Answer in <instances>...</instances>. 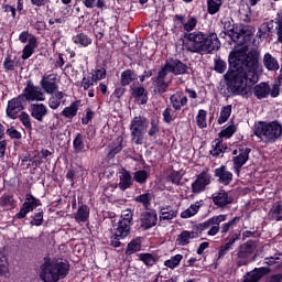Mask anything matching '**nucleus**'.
Listing matches in <instances>:
<instances>
[{"label": "nucleus", "mask_w": 282, "mask_h": 282, "mask_svg": "<svg viewBox=\"0 0 282 282\" xmlns=\"http://www.w3.org/2000/svg\"><path fill=\"white\" fill-rule=\"evenodd\" d=\"M259 54L257 52H235L229 57V70L225 75L234 96H248L253 85L259 83Z\"/></svg>", "instance_id": "nucleus-1"}, {"label": "nucleus", "mask_w": 282, "mask_h": 282, "mask_svg": "<svg viewBox=\"0 0 282 282\" xmlns=\"http://www.w3.org/2000/svg\"><path fill=\"white\" fill-rule=\"evenodd\" d=\"M184 37V47L192 54H210V52H215V50L221 47V43L216 33L206 35L204 32L196 31L193 33H185Z\"/></svg>", "instance_id": "nucleus-2"}, {"label": "nucleus", "mask_w": 282, "mask_h": 282, "mask_svg": "<svg viewBox=\"0 0 282 282\" xmlns=\"http://www.w3.org/2000/svg\"><path fill=\"white\" fill-rule=\"evenodd\" d=\"M226 219H228V215L220 214L218 216H214L207 219L204 223L198 224L196 226V229L192 231L183 230L176 239L177 246H188L192 239H197L198 237H202L204 230H208V237H215L219 235V226L224 224Z\"/></svg>", "instance_id": "nucleus-3"}, {"label": "nucleus", "mask_w": 282, "mask_h": 282, "mask_svg": "<svg viewBox=\"0 0 282 282\" xmlns=\"http://www.w3.org/2000/svg\"><path fill=\"white\" fill-rule=\"evenodd\" d=\"M69 274V263L61 259L44 257L40 264V279L43 282H59Z\"/></svg>", "instance_id": "nucleus-4"}, {"label": "nucleus", "mask_w": 282, "mask_h": 282, "mask_svg": "<svg viewBox=\"0 0 282 282\" xmlns=\"http://www.w3.org/2000/svg\"><path fill=\"white\" fill-rule=\"evenodd\" d=\"M254 135L262 142L274 143L282 135V124L279 121L263 122L260 121L254 126Z\"/></svg>", "instance_id": "nucleus-5"}, {"label": "nucleus", "mask_w": 282, "mask_h": 282, "mask_svg": "<svg viewBox=\"0 0 282 282\" xmlns=\"http://www.w3.org/2000/svg\"><path fill=\"white\" fill-rule=\"evenodd\" d=\"M147 129H149V120L145 117L138 116L131 120L130 130L132 142H134V144L144 143Z\"/></svg>", "instance_id": "nucleus-6"}, {"label": "nucleus", "mask_w": 282, "mask_h": 282, "mask_svg": "<svg viewBox=\"0 0 282 282\" xmlns=\"http://www.w3.org/2000/svg\"><path fill=\"white\" fill-rule=\"evenodd\" d=\"M253 94L258 100H263V98H279L281 94V85L279 83H274L272 86H269L268 83H260L254 86Z\"/></svg>", "instance_id": "nucleus-7"}, {"label": "nucleus", "mask_w": 282, "mask_h": 282, "mask_svg": "<svg viewBox=\"0 0 282 282\" xmlns=\"http://www.w3.org/2000/svg\"><path fill=\"white\" fill-rule=\"evenodd\" d=\"M25 102H43L45 100V93L39 86H35L32 80L26 82L23 94L20 95Z\"/></svg>", "instance_id": "nucleus-8"}, {"label": "nucleus", "mask_w": 282, "mask_h": 282, "mask_svg": "<svg viewBox=\"0 0 282 282\" xmlns=\"http://www.w3.org/2000/svg\"><path fill=\"white\" fill-rule=\"evenodd\" d=\"M166 74L171 72L174 76H182L188 74V66L177 58L166 59L164 66L162 67Z\"/></svg>", "instance_id": "nucleus-9"}, {"label": "nucleus", "mask_w": 282, "mask_h": 282, "mask_svg": "<svg viewBox=\"0 0 282 282\" xmlns=\"http://www.w3.org/2000/svg\"><path fill=\"white\" fill-rule=\"evenodd\" d=\"M213 182V176L208 171H203L200 174L196 176V180L192 183V193L194 195H199V193H204L206 191V186L210 185Z\"/></svg>", "instance_id": "nucleus-10"}, {"label": "nucleus", "mask_w": 282, "mask_h": 282, "mask_svg": "<svg viewBox=\"0 0 282 282\" xmlns=\"http://www.w3.org/2000/svg\"><path fill=\"white\" fill-rule=\"evenodd\" d=\"M25 104L26 102L22 99L21 95L12 98L8 101L7 116L11 118V120H17V118H19V113L25 109Z\"/></svg>", "instance_id": "nucleus-11"}, {"label": "nucleus", "mask_w": 282, "mask_h": 282, "mask_svg": "<svg viewBox=\"0 0 282 282\" xmlns=\"http://www.w3.org/2000/svg\"><path fill=\"white\" fill-rule=\"evenodd\" d=\"M58 78L56 74H44L40 82L42 89L46 94H54L58 89Z\"/></svg>", "instance_id": "nucleus-12"}, {"label": "nucleus", "mask_w": 282, "mask_h": 282, "mask_svg": "<svg viewBox=\"0 0 282 282\" xmlns=\"http://www.w3.org/2000/svg\"><path fill=\"white\" fill-rule=\"evenodd\" d=\"M250 151H252L250 148H240L239 149V155L234 156V171L239 175L241 173V167L250 160Z\"/></svg>", "instance_id": "nucleus-13"}, {"label": "nucleus", "mask_w": 282, "mask_h": 282, "mask_svg": "<svg viewBox=\"0 0 282 282\" xmlns=\"http://www.w3.org/2000/svg\"><path fill=\"white\" fill-rule=\"evenodd\" d=\"M155 226H158V213L143 212L140 216V228L142 230H151Z\"/></svg>", "instance_id": "nucleus-14"}, {"label": "nucleus", "mask_w": 282, "mask_h": 282, "mask_svg": "<svg viewBox=\"0 0 282 282\" xmlns=\"http://www.w3.org/2000/svg\"><path fill=\"white\" fill-rule=\"evenodd\" d=\"M270 272L269 267L256 268L243 276V282H259L265 274H270Z\"/></svg>", "instance_id": "nucleus-15"}, {"label": "nucleus", "mask_w": 282, "mask_h": 282, "mask_svg": "<svg viewBox=\"0 0 282 282\" xmlns=\"http://www.w3.org/2000/svg\"><path fill=\"white\" fill-rule=\"evenodd\" d=\"M215 177H217L218 183L223 186H228L232 182V172L228 171L226 165H221L214 171Z\"/></svg>", "instance_id": "nucleus-16"}, {"label": "nucleus", "mask_w": 282, "mask_h": 282, "mask_svg": "<svg viewBox=\"0 0 282 282\" xmlns=\"http://www.w3.org/2000/svg\"><path fill=\"white\" fill-rule=\"evenodd\" d=\"M166 76H169L166 70L161 68V70L158 73V76L154 78L155 89L159 94H166L169 85H171V79L166 82Z\"/></svg>", "instance_id": "nucleus-17"}, {"label": "nucleus", "mask_w": 282, "mask_h": 282, "mask_svg": "<svg viewBox=\"0 0 282 282\" xmlns=\"http://www.w3.org/2000/svg\"><path fill=\"white\" fill-rule=\"evenodd\" d=\"M212 199L215 206H218V208H224L234 202L232 196L228 195V192L224 189H219L218 192L214 193Z\"/></svg>", "instance_id": "nucleus-18"}, {"label": "nucleus", "mask_w": 282, "mask_h": 282, "mask_svg": "<svg viewBox=\"0 0 282 282\" xmlns=\"http://www.w3.org/2000/svg\"><path fill=\"white\" fill-rule=\"evenodd\" d=\"M257 250V242L252 240H248L247 242L240 245L237 251V259H248V257L252 256Z\"/></svg>", "instance_id": "nucleus-19"}, {"label": "nucleus", "mask_w": 282, "mask_h": 282, "mask_svg": "<svg viewBox=\"0 0 282 282\" xmlns=\"http://www.w3.org/2000/svg\"><path fill=\"white\" fill-rule=\"evenodd\" d=\"M30 112L34 120H37V122H43V118L47 116V106L43 104H32L30 107Z\"/></svg>", "instance_id": "nucleus-20"}, {"label": "nucleus", "mask_w": 282, "mask_h": 282, "mask_svg": "<svg viewBox=\"0 0 282 282\" xmlns=\"http://www.w3.org/2000/svg\"><path fill=\"white\" fill-rule=\"evenodd\" d=\"M171 105L175 111H180L182 107L188 105V97L184 96L182 93H175L170 97Z\"/></svg>", "instance_id": "nucleus-21"}, {"label": "nucleus", "mask_w": 282, "mask_h": 282, "mask_svg": "<svg viewBox=\"0 0 282 282\" xmlns=\"http://www.w3.org/2000/svg\"><path fill=\"white\" fill-rule=\"evenodd\" d=\"M133 186V176H131V172L127 170H122L119 173V188L120 191H127V188H131Z\"/></svg>", "instance_id": "nucleus-22"}, {"label": "nucleus", "mask_w": 282, "mask_h": 282, "mask_svg": "<svg viewBox=\"0 0 282 282\" xmlns=\"http://www.w3.org/2000/svg\"><path fill=\"white\" fill-rule=\"evenodd\" d=\"M113 234L120 239H127V237H129V235L131 234V225L118 220L117 225L113 228Z\"/></svg>", "instance_id": "nucleus-23"}, {"label": "nucleus", "mask_w": 282, "mask_h": 282, "mask_svg": "<svg viewBox=\"0 0 282 282\" xmlns=\"http://www.w3.org/2000/svg\"><path fill=\"white\" fill-rule=\"evenodd\" d=\"M252 34H254V28L245 25L241 26L238 32L234 33V39H236L240 45H243L246 36H252Z\"/></svg>", "instance_id": "nucleus-24"}, {"label": "nucleus", "mask_w": 282, "mask_h": 282, "mask_svg": "<svg viewBox=\"0 0 282 282\" xmlns=\"http://www.w3.org/2000/svg\"><path fill=\"white\" fill-rule=\"evenodd\" d=\"M268 217L270 221H282V203L281 202H275L271 206Z\"/></svg>", "instance_id": "nucleus-25"}, {"label": "nucleus", "mask_w": 282, "mask_h": 282, "mask_svg": "<svg viewBox=\"0 0 282 282\" xmlns=\"http://www.w3.org/2000/svg\"><path fill=\"white\" fill-rule=\"evenodd\" d=\"M238 224H241V217L239 216H236L229 221L224 223L221 226H219L220 235L226 237V234L230 232V230H235Z\"/></svg>", "instance_id": "nucleus-26"}, {"label": "nucleus", "mask_w": 282, "mask_h": 282, "mask_svg": "<svg viewBox=\"0 0 282 282\" xmlns=\"http://www.w3.org/2000/svg\"><path fill=\"white\" fill-rule=\"evenodd\" d=\"M177 217V210L171 206H165L160 208V221H171Z\"/></svg>", "instance_id": "nucleus-27"}, {"label": "nucleus", "mask_w": 282, "mask_h": 282, "mask_svg": "<svg viewBox=\"0 0 282 282\" xmlns=\"http://www.w3.org/2000/svg\"><path fill=\"white\" fill-rule=\"evenodd\" d=\"M36 47H39L36 37H31L30 43H28L22 51V59L28 61V58L34 54Z\"/></svg>", "instance_id": "nucleus-28"}, {"label": "nucleus", "mask_w": 282, "mask_h": 282, "mask_svg": "<svg viewBox=\"0 0 282 282\" xmlns=\"http://www.w3.org/2000/svg\"><path fill=\"white\" fill-rule=\"evenodd\" d=\"M74 219L77 224H85L89 219V206H79L77 213L74 215Z\"/></svg>", "instance_id": "nucleus-29"}, {"label": "nucleus", "mask_w": 282, "mask_h": 282, "mask_svg": "<svg viewBox=\"0 0 282 282\" xmlns=\"http://www.w3.org/2000/svg\"><path fill=\"white\" fill-rule=\"evenodd\" d=\"M50 155H52L50 150H41V152H37L32 159H30V162H32L33 166H41V164H43V160L50 162Z\"/></svg>", "instance_id": "nucleus-30"}, {"label": "nucleus", "mask_w": 282, "mask_h": 282, "mask_svg": "<svg viewBox=\"0 0 282 282\" xmlns=\"http://www.w3.org/2000/svg\"><path fill=\"white\" fill-rule=\"evenodd\" d=\"M204 200H198L195 204H192L189 208L185 209L182 214L181 217L182 219H191V217H195L197 213H199V208H202V204Z\"/></svg>", "instance_id": "nucleus-31"}, {"label": "nucleus", "mask_w": 282, "mask_h": 282, "mask_svg": "<svg viewBox=\"0 0 282 282\" xmlns=\"http://www.w3.org/2000/svg\"><path fill=\"white\" fill-rule=\"evenodd\" d=\"M263 65L269 72H276L279 69V62L270 53L264 54Z\"/></svg>", "instance_id": "nucleus-32"}, {"label": "nucleus", "mask_w": 282, "mask_h": 282, "mask_svg": "<svg viewBox=\"0 0 282 282\" xmlns=\"http://www.w3.org/2000/svg\"><path fill=\"white\" fill-rule=\"evenodd\" d=\"M63 98H65V93H53L51 98L48 99V107L51 109H58L61 107V102H63Z\"/></svg>", "instance_id": "nucleus-33"}, {"label": "nucleus", "mask_w": 282, "mask_h": 282, "mask_svg": "<svg viewBox=\"0 0 282 282\" xmlns=\"http://www.w3.org/2000/svg\"><path fill=\"white\" fill-rule=\"evenodd\" d=\"M134 202H137V204H142L143 208L145 210H149V208H151V202H153V194L151 193L140 194L134 198Z\"/></svg>", "instance_id": "nucleus-34"}, {"label": "nucleus", "mask_w": 282, "mask_h": 282, "mask_svg": "<svg viewBox=\"0 0 282 282\" xmlns=\"http://www.w3.org/2000/svg\"><path fill=\"white\" fill-rule=\"evenodd\" d=\"M25 210L29 213H32L34 208L37 206H41V200L39 198H35L32 194L26 195L25 202L22 205Z\"/></svg>", "instance_id": "nucleus-35"}, {"label": "nucleus", "mask_w": 282, "mask_h": 282, "mask_svg": "<svg viewBox=\"0 0 282 282\" xmlns=\"http://www.w3.org/2000/svg\"><path fill=\"white\" fill-rule=\"evenodd\" d=\"M93 41L94 40H91V37H89L85 33H79V34L73 36V43H75L76 45H80L82 47H89V45H91Z\"/></svg>", "instance_id": "nucleus-36"}, {"label": "nucleus", "mask_w": 282, "mask_h": 282, "mask_svg": "<svg viewBox=\"0 0 282 282\" xmlns=\"http://www.w3.org/2000/svg\"><path fill=\"white\" fill-rule=\"evenodd\" d=\"M132 95L134 96L139 105H147L149 97L147 96V90L144 89V87L133 88Z\"/></svg>", "instance_id": "nucleus-37"}, {"label": "nucleus", "mask_w": 282, "mask_h": 282, "mask_svg": "<svg viewBox=\"0 0 282 282\" xmlns=\"http://www.w3.org/2000/svg\"><path fill=\"white\" fill-rule=\"evenodd\" d=\"M122 137H118L111 144L110 151L108 152V158H116L120 151H122Z\"/></svg>", "instance_id": "nucleus-38"}, {"label": "nucleus", "mask_w": 282, "mask_h": 282, "mask_svg": "<svg viewBox=\"0 0 282 282\" xmlns=\"http://www.w3.org/2000/svg\"><path fill=\"white\" fill-rule=\"evenodd\" d=\"M137 76L133 74V70L131 69H126L121 73V86L127 87V85H131L133 80H135Z\"/></svg>", "instance_id": "nucleus-39"}, {"label": "nucleus", "mask_w": 282, "mask_h": 282, "mask_svg": "<svg viewBox=\"0 0 282 282\" xmlns=\"http://www.w3.org/2000/svg\"><path fill=\"white\" fill-rule=\"evenodd\" d=\"M76 113H78V102H73L68 107L64 108L62 111V116L64 118H67L68 120H72V118H75Z\"/></svg>", "instance_id": "nucleus-40"}, {"label": "nucleus", "mask_w": 282, "mask_h": 282, "mask_svg": "<svg viewBox=\"0 0 282 282\" xmlns=\"http://www.w3.org/2000/svg\"><path fill=\"white\" fill-rule=\"evenodd\" d=\"M232 113V106H224L220 110V116L218 118V124H225V122H228V118H230V115Z\"/></svg>", "instance_id": "nucleus-41"}, {"label": "nucleus", "mask_w": 282, "mask_h": 282, "mask_svg": "<svg viewBox=\"0 0 282 282\" xmlns=\"http://www.w3.org/2000/svg\"><path fill=\"white\" fill-rule=\"evenodd\" d=\"M182 259H184V256L182 254H175L171 257V259L164 261L165 268H170V270H175L182 263Z\"/></svg>", "instance_id": "nucleus-42"}, {"label": "nucleus", "mask_w": 282, "mask_h": 282, "mask_svg": "<svg viewBox=\"0 0 282 282\" xmlns=\"http://www.w3.org/2000/svg\"><path fill=\"white\" fill-rule=\"evenodd\" d=\"M73 148L76 153H80V151H85V135L77 133L73 141Z\"/></svg>", "instance_id": "nucleus-43"}, {"label": "nucleus", "mask_w": 282, "mask_h": 282, "mask_svg": "<svg viewBox=\"0 0 282 282\" xmlns=\"http://www.w3.org/2000/svg\"><path fill=\"white\" fill-rule=\"evenodd\" d=\"M270 32H272V26L270 22H264L260 25L257 36L258 39H268L270 36Z\"/></svg>", "instance_id": "nucleus-44"}, {"label": "nucleus", "mask_w": 282, "mask_h": 282, "mask_svg": "<svg viewBox=\"0 0 282 282\" xmlns=\"http://www.w3.org/2000/svg\"><path fill=\"white\" fill-rule=\"evenodd\" d=\"M149 177H150V174L145 170H139L133 174V180L138 184H147V181L149 180Z\"/></svg>", "instance_id": "nucleus-45"}, {"label": "nucleus", "mask_w": 282, "mask_h": 282, "mask_svg": "<svg viewBox=\"0 0 282 282\" xmlns=\"http://www.w3.org/2000/svg\"><path fill=\"white\" fill-rule=\"evenodd\" d=\"M206 116L207 112L204 109L198 110V113L196 116V123L198 129H206L208 127V123L206 122Z\"/></svg>", "instance_id": "nucleus-46"}, {"label": "nucleus", "mask_w": 282, "mask_h": 282, "mask_svg": "<svg viewBox=\"0 0 282 282\" xmlns=\"http://www.w3.org/2000/svg\"><path fill=\"white\" fill-rule=\"evenodd\" d=\"M141 249H142V245H140V241L132 240L127 246L126 254L128 256L135 254V252H140Z\"/></svg>", "instance_id": "nucleus-47"}, {"label": "nucleus", "mask_w": 282, "mask_h": 282, "mask_svg": "<svg viewBox=\"0 0 282 282\" xmlns=\"http://www.w3.org/2000/svg\"><path fill=\"white\" fill-rule=\"evenodd\" d=\"M224 0H208L207 10L209 14H217V11L221 8Z\"/></svg>", "instance_id": "nucleus-48"}, {"label": "nucleus", "mask_w": 282, "mask_h": 282, "mask_svg": "<svg viewBox=\"0 0 282 282\" xmlns=\"http://www.w3.org/2000/svg\"><path fill=\"white\" fill-rule=\"evenodd\" d=\"M8 272V258L6 257V252H3V250H0V276H6Z\"/></svg>", "instance_id": "nucleus-49"}, {"label": "nucleus", "mask_w": 282, "mask_h": 282, "mask_svg": "<svg viewBox=\"0 0 282 282\" xmlns=\"http://www.w3.org/2000/svg\"><path fill=\"white\" fill-rule=\"evenodd\" d=\"M119 221L133 226V212L131 209L122 210Z\"/></svg>", "instance_id": "nucleus-50"}, {"label": "nucleus", "mask_w": 282, "mask_h": 282, "mask_svg": "<svg viewBox=\"0 0 282 282\" xmlns=\"http://www.w3.org/2000/svg\"><path fill=\"white\" fill-rule=\"evenodd\" d=\"M197 28V18L195 17H189L188 20L183 23V30L185 32H193Z\"/></svg>", "instance_id": "nucleus-51"}, {"label": "nucleus", "mask_w": 282, "mask_h": 282, "mask_svg": "<svg viewBox=\"0 0 282 282\" xmlns=\"http://www.w3.org/2000/svg\"><path fill=\"white\" fill-rule=\"evenodd\" d=\"M215 142L216 144L213 145V149L210 150V155H213L214 158H219V155L224 153V143H221L219 139H217Z\"/></svg>", "instance_id": "nucleus-52"}, {"label": "nucleus", "mask_w": 282, "mask_h": 282, "mask_svg": "<svg viewBox=\"0 0 282 282\" xmlns=\"http://www.w3.org/2000/svg\"><path fill=\"white\" fill-rule=\"evenodd\" d=\"M282 253L279 251H275L273 256L264 258V263L267 265H275V263H280Z\"/></svg>", "instance_id": "nucleus-53"}, {"label": "nucleus", "mask_w": 282, "mask_h": 282, "mask_svg": "<svg viewBox=\"0 0 282 282\" xmlns=\"http://www.w3.org/2000/svg\"><path fill=\"white\" fill-rule=\"evenodd\" d=\"M0 206H14V195L3 194L0 197Z\"/></svg>", "instance_id": "nucleus-54"}, {"label": "nucleus", "mask_w": 282, "mask_h": 282, "mask_svg": "<svg viewBox=\"0 0 282 282\" xmlns=\"http://www.w3.org/2000/svg\"><path fill=\"white\" fill-rule=\"evenodd\" d=\"M236 132L237 127H235V124H231L219 132V138H232V135H235Z\"/></svg>", "instance_id": "nucleus-55"}, {"label": "nucleus", "mask_w": 282, "mask_h": 282, "mask_svg": "<svg viewBox=\"0 0 282 282\" xmlns=\"http://www.w3.org/2000/svg\"><path fill=\"white\" fill-rule=\"evenodd\" d=\"M167 182H171L172 184H175V186H180L182 183V173L180 172H172L167 177Z\"/></svg>", "instance_id": "nucleus-56"}, {"label": "nucleus", "mask_w": 282, "mask_h": 282, "mask_svg": "<svg viewBox=\"0 0 282 282\" xmlns=\"http://www.w3.org/2000/svg\"><path fill=\"white\" fill-rule=\"evenodd\" d=\"M43 224V209H39L32 217L31 226H41Z\"/></svg>", "instance_id": "nucleus-57"}, {"label": "nucleus", "mask_w": 282, "mask_h": 282, "mask_svg": "<svg viewBox=\"0 0 282 282\" xmlns=\"http://www.w3.org/2000/svg\"><path fill=\"white\" fill-rule=\"evenodd\" d=\"M140 261H143L145 265H154L155 264V257L151 253H141Z\"/></svg>", "instance_id": "nucleus-58"}, {"label": "nucleus", "mask_w": 282, "mask_h": 282, "mask_svg": "<svg viewBox=\"0 0 282 282\" xmlns=\"http://www.w3.org/2000/svg\"><path fill=\"white\" fill-rule=\"evenodd\" d=\"M19 119L22 122L23 127H25V129H32V119L30 118V115H28L26 112H21Z\"/></svg>", "instance_id": "nucleus-59"}, {"label": "nucleus", "mask_w": 282, "mask_h": 282, "mask_svg": "<svg viewBox=\"0 0 282 282\" xmlns=\"http://www.w3.org/2000/svg\"><path fill=\"white\" fill-rule=\"evenodd\" d=\"M215 72H217L218 74H224V72H226L227 69V64L225 61L218 58L215 59V67H214Z\"/></svg>", "instance_id": "nucleus-60"}, {"label": "nucleus", "mask_w": 282, "mask_h": 282, "mask_svg": "<svg viewBox=\"0 0 282 282\" xmlns=\"http://www.w3.org/2000/svg\"><path fill=\"white\" fill-rule=\"evenodd\" d=\"M91 77L93 80H95V83H98V80H104V78H107V69L99 68L95 72V74Z\"/></svg>", "instance_id": "nucleus-61"}, {"label": "nucleus", "mask_w": 282, "mask_h": 282, "mask_svg": "<svg viewBox=\"0 0 282 282\" xmlns=\"http://www.w3.org/2000/svg\"><path fill=\"white\" fill-rule=\"evenodd\" d=\"M32 39H36V36L32 35V34H31L30 32H28V31H23V32H21L20 35H19V41H20V43H23V44L30 43V41H31Z\"/></svg>", "instance_id": "nucleus-62"}, {"label": "nucleus", "mask_w": 282, "mask_h": 282, "mask_svg": "<svg viewBox=\"0 0 282 282\" xmlns=\"http://www.w3.org/2000/svg\"><path fill=\"white\" fill-rule=\"evenodd\" d=\"M17 67V62L12 61L10 57H6L3 62V68L6 72H14V68Z\"/></svg>", "instance_id": "nucleus-63"}, {"label": "nucleus", "mask_w": 282, "mask_h": 282, "mask_svg": "<svg viewBox=\"0 0 282 282\" xmlns=\"http://www.w3.org/2000/svg\"><path fill=\"white\" fill-rule=\"evenodd\" d=\"M94 83H96L94 80V77H84L82 79V87L83 89H85V91H87V89H89L90 87H94Z\"/></svg>", "instance_id": "nucleus-64"}]
</instances>
